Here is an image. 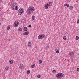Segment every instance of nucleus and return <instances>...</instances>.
<instances>
[{"label": "nucleus", "mask_w": 79, "mask_h": 79, "mask_svg": "<svg viewBox=\"0 0 79 79\" xmlns=\"http://www.w3.org/2000/svg\"><path fill=\"white\" fill-rule=\"evenodd\" d=\"M59 52H60V51H59V50H57L56 51V53H59Z\"/></svg>", "instance_id": "nucleus-33"}, {"label": "nucleus", "mask_w": 79, "mask_h": 79, "mask_svg": "<svg viewBox=\"0 0 79 79\" xmlns=\"http://www.w3.org/2000/svg\"><path fill=\"white\" fill-rule=\"evenodd\" d=\"M39 64H41V63H42V60L40 59L39 60Z\"/></svg>", "instance_id": "nucleus-16"}, {"label": "nucleus", "mask_w": 79, "mask_h": 79, "mask_svg": "<svg viewBox=\"0 0 79 79\" xmlns=\"http://www.w3.org/2000/svg\"><path fill=\"white\" fill-rule=\"evenodd\" d=\"M63 76H64L63 74L59 73L57 74L56 77H57V78H60V77H63Z\"/></svg>", "instance_id": "nucleus-2"}, {"label": "nucleus", "mask_w": 79, "mask_h": 79, "mask_svg": "<svg viewBox=\"0 0 79 79\" xmlns=\"http://www.w3.org/2000/svg\"><path fill=\"white\" fill-rule=\"evenodd\" d=\"M41 35V36L42 39H43L44 38H45V35L44 34H42Z\"/></svg>", "instance_id": "nucleus-13"}, {"label": "nucleus", "mask_w": 79, "mask_h": 79, "mask_svg": "<svg viewBox=\"0 0 79 79\" xmlns=\"http://www.w3.org/2000/svg\"><path fill=\"white\" fill-rule=\"evenodd\" d=\"M32 19L33 20H34L35 19V17L34 16H33L32 17Z\"/></svg>", "instance_id": "nucleus-24"}, {"label": "nucleus", "mask_w": 79, "mask_h": 79, "mask_svg": "<svg viewBox=\"0 0 79 79\" xmlns=\"http://www.w3.org/2000/svg\"><path fill=\"white\" fill-rule=\"evenodd\" d=\"M10 27H11V25H9L7 27V30H10Z\"/></svg>", "instance_id": "nucleus-8"}, {"label": "nucleus", "mask_w": 79, "mask_h": 79, "mask_svg": "<svg viewBox=\"0 0 79 79\" xmlns=\"http://www.w3.org/2000/svg\"><path fill=\"white\" fill-rule=\"evenodd\" d=\"M2 0H0V2H2Z\"/></svg>", "instance_id": "nucleus-40"}, {"label": "nucleus", "mask_w": 79, "mask_h": 79, "mask_svg": "<svg viewBox=\"0 0 79 79\" xmlns=\"http://www.w3.org/2000/svg\"><path fill=\"white\" fill-rule=\"evenodd\" d=\"M32 45V43L31 42H29L28 43V47H31Z\"/></svg>", "instance_id": "nucleus-9"}, {"label": "nucleus", "mask_w": 79, "mask_h": 79, "mask_svg": "<svg viewBox=\"0 0 79 79\" xmlns=\"http://www.w3.org/2000/svg\"><path fill=\"white\" fill-rule=\"evenodd\" d=\"M52 73H56V70L54 69L52 71Z\"/></svg>", "instance_id": "nucleus-31"}, {"label": "nucleus", "mask_w": 79, "mask_h": 79, "mask_svg": "<svg viewBox=\"0 0 79 79\" xmlns=\"http://www.w3.org/2000/svg\"><path fill=\"white\" fill-rule=\"evenodd\" d=\"M12 6L14 7H15V6H17V3L16 2H15L13 3V5Z\"/></svg>", "instance_id": "nucleus-14"}, {"label": "nucleus", "mask_w": 79, "mask_h": 79, "mask_svg": "<svg viewBox=\"0 0 79 79\" xmlns=\"http://www.w3.org/2000/svg\"><path fill=\"white\" fill-rule=\"evenodd\" d=\"M57 50V49H55V51H56V50Z\"/></svg>", "instance_id": "nucleus-38"}, {"label": "nucleus", "mask_w": 79, "mask_h": 79, "mask_svg": "<svg viewBox=\"0 0 79 79\" xmlns=\"http://www.w3.org/2000/svg\"><path fill=\"white\" fill-rule=\"evenodd\" d=\"M15 9L16 10H18V6L17 5L15 6Z\"/></svg>", "instance_id": "nucleus-19"}, {"label": "nucleus", "mask_w": 79, "mask_h": 79, "mask_svg": "<svg viewBox=\"0 0 79 79\" xmlns=\"http://www.w3.org/2000/svg\"><path fill=\"white\" fill-rule=\"evenodd\" d=\"M35 9L33 7L29 6L28 9H27V13L28 14V15H31V11H32L33 12Z\"/></svg>", "instance_id": "nucleus-1"}, {"label": "nucleus", "mask_w": 79, "mask_h": 79, "mask_svg": "<svg viewBox=\"0 0 79 79\" xmlns=\"http://www.w3.org/2000/svg\"><path fill=\"white\" fill-rule=\"evenodd\" d=\"M32 27V26H31V25H29L28 26V27Z\"/></svg>", "instance_id": "nucleus-35"}, {"label": "nucleus", "mask_w": 79, "mask_h": 79, "mask_svg": "<svg viewBox=\"0 0 79 79\" xmlns=\"http://www.w3.org/2000/svg\"><path fill=\"white\" fill-rule=\"evenodd\" d=\"M14 7H14L13 6H11V8L12 10H15V8H14Z\"/></svg>", "instance_id": "nucleus-22"}, {"label": "nucleus", "mask_w": 79, "mask_h": 79, "mask_svg": "<svg viewBox=\"0 0 79 79\" xmlns=\"http://www.w3.org/2000/svg\"><path fill=\"white\" fill-rule=\"evenodd\" d=\"M19 24V22H18V21H16L14 22V27H18Z\"/></svg>", "instance_id": "nucleus-3"}, {"label": "nucleus", "mask_w": 79, "mask_h": 79, "mask_svg": "<svg viewBox=\"0 0 79 79\" xmlns=\"http://www.w3.org/2000/svg\"><path fill=\"white\" fill-rule=\"evenodd\" d=\"M64 6H67V7H69V5L67 4H65L64 5Z\"/></svg>", "instance_id": "nucleus-21"}, {"label": "nucleus", "mask_w": 79, "mask_h": 79, "mask_svg": "<svg viewBox=\"0 0 79 79\" xmlns=\"http://www.w3.org/2000/svg\"><path fill=\"white\" fill-rule=\"evenodd\" d=\"M63 39L64 40H66V36H64L63 37Z\"/></svg>", "instance_id": "nucleus-25"}, {"label": "nucleus", "mask_w": 79, "mask_h": 79, "mask_svg": "<svg viewBox=\"0 0 79 79\" xmlns=\"http://www.w3.org/2000/svg\"><path fill=\"white\" fill-rule=\"evenodd\" d=\"M76 40H79V36H77L76 37Z\"/></svg>", "instance_id": "nucleus-27"}, {"label": "nucleus", "mask_w": 79, "mask_h": 79, "mask_svg": "<svg viewBox=\"0 0 79 79\" xmlns=\"http://www.w3.org/2000/svg\"><path fill=\"white\" fill-rule=\"evenodd\" d=\"M9 63L10 64H13V60H9Z\"/></svg>", "instance_id": "nucleus-18"}, {"label": "nucleus", "mask_w": 79, "mask_h": 79, "mask_svg": "<svg viewBox=\"0 0 79 79\" xmlns=\"http://www.w3.org/2000/svg\"><path fill=\"white\" fill-rule=\"evenodd\" d=\"M23 29L25 31H27V27H24Z\"/></svg>", "instance_id": "nucleus-17"}, {"label": "nucleus", "mask_w": 79, "mask_h": 79, "mask_svg": "<svg viewBox=\"0 0 79 79\" xmlns=\"http://www.w3.org/2000/svg\"><path fill=\"white\" fill-rule=\"evenodd\" d=\"M30 73V70H28V71H27V74H29V73Z\"/></svg>", "instance_id": "nucleus-29"}, {"label": "nucleus", "mask_w": 79, "mask_h": 79, "mask_svg": "<svg viewBox=\"0 0 79 79\" xmlns=\"http://www.w3.org/2000/svg\"><path fill=\"white\" fill-rule=\"evenodd\" d=\"M38 39H42V36L41 35H39L38 37Z\"/></svg>", "instance_id": "nucleus-12"}, {"label": "nucleus", "mask_w": 79, "mask_h": 79, "mask_svg": "<svg viewBox=\"0 0 79 79\" xmlns=\"http://www.w3.org/2000/svg\"><path fill=\"white\" fill-rule=\"evenodd\" d=\"M44 7L46 9H47L48 6H47V5H45Z\"/></svg>", "instance_id": "nucleus-26"}, {"label": "nucleus", "mask_w": 79, "mask_h": 79, "mask_svg": "<svg viewBox=\"0 0 79 79\" xmlns=\"http://www.w3.org/2000/svg\"><path fill=\"white\" fill-rule=\"evenodd\" d=\"M19 68L20 69H21V70H23V69H24V66H23V65L22 64H20Z\"/></svg>", "instance_id": "nucleus-5"}, {"label": "nucleus", "mask_w": 79, "mask_h": 79, "mask_svg": "<svg viewBox=\"0 0 79 79\" xmlns=\"http://www.w3.org/2000/svg\"><path fill=\"white\" fill-rule=\"evenodd\" d=\"M5 69L6 71H8L9 70V68L8 66H6L5 68Z\"/></svg>", "instance_id": "nucleus-10"}, {"label": "nucleus", "mask_w": 79, "mask_h": 79, "mask_svg": "<svg viewBox=\"0 0 79 79\" xmlns=\"http://www.w3.org/2000/svg\"><path fill=\"white\" fill-rule=\"evenodd\" d=\"M35 64H33V65L31 66V68H34V67H35Z\"/></svg>", "instance_id": "nucleus-11"}, {"label": "nucleus", "mask_w": 79, "mask_h": 79, "mask_svg": "<svg viewBox=\"0 0 79 79\" xmlns=\"http://www.w3.org/2000/svg\"><path fill=\"white\" fill-rule=\"evenodd\" d=\"M22 13H23V12H24V9H22V8H21L19 10Z\"/></svg>", "instance_id": "nucleus-6"}, {"label": "nucleus", "mask_w": 79, "mask_h": 79, "mask_svg": "<svg viewBox=\"0 0 79 79\" xmlns=\"http://www.w3.org/2000/svg\"><path fill=\"white\" fill-rule=\"evenodd\" d=\"M9 41H10V40H11V39H9Z\"/></svg>", "instance_id": "nucleus-39"}, {"label": "nucleus", "mask_w": 79, "mask_h": 79, "mask_svg": "<svg viewBox=\"0 0 79 79\" xmlns=\"http://www.w3.org/2000/svg\"><path fill=\"white\" fill-rule=\"evenodd\" d=\"M29 31H27V32H25L23 34V35H29Z\"/></svg>", "instance_id": "nucleus-7"}, {"label": "nucleus", "mask_w": 79, "mask_h": 79, "mask_svg": "<svg viewBox=\"0 0 79 79\" xmlns=\"http://www.w3.org/2000/svg\"><path fill=\"white\" fill-rule=\"evenodd\" d=\"M46 5H47V6H50L49 5V3H48V2L47 3V4Z\"/></svg>", "instance_id": "nucleus-37"}, {"label": "nucleus", "mask_w": 79, "mask_h": 79, "mask_svg": "<svg viewBox=\"0 0 79 79\" xmlns=\"http://www.w3.org/2000/svg\"><path fill=\"white\" fill-rule=\"evenodd\" d=\"M18 31H19V32H21V31H22V28L21 27H19L18 29Z\"/></svg>", "instance_id": "nucleus-23"}, {"label": "nucleus", "mask_w": 79, "mask_h": 79, "mask_svg": "<svg viewBox=\"0 0 79 79\" xmlns=\"http://www.w3.org/2000/svg\"><path fill=\"white\" fill-rule=\"evenodd\" d=\"M41 77V76L40 75H37V77L38 78H40Z\"/></svg>", "instance_id": "nucleus-30"}, {"label": "nucleus", "mask_w": 79, "mask_h": 79, "mask_svg": "<svg viewBox=\"0 0 79 79\" xmlns=\"http://www.w3.org/2000/svg\"><path fill=\"white\" fill-rule=\"evenodd\" d=\"M49 5V6H51L52 5V2H48Z\"/></svg>", "instance_id": "nucleus-20"}, {"label": "nucleus", "mask_w": 79, "mask_h": 79, "mask_svg": "<svg viewBox=\"0 0 79 79\" xmlns=\"http://www.w3.org/2000/svg\"><path fill=\"white\" fill-rule=\"evenodd\" d=\"M73 6L69 7L70 10H73Z\"/></svg>", "instance_id": "nucleus-28"}, {"label": "nucleus", "mask_w": 79, "mask_h": 79, "mask_svg": "<svg viewBox=\"0 0 79 79\" xmlns=\"http://www.w3.org/2000/svg\"><path fill=\"white\" fill-rule=\"evenodd\" d=\"M0 24H1V23H0Z\"/></svg>", "instance_id": "nucleus-41"}, {"label": "nucleus", "mask_w": 79, "mask_h": 79, "mask_svg": "<svg viewBox=\"0 0 79 79\" xmlns=\"http://www.w3.org/2000/svg\"><path fill=\"white\" fill-rule=\"evenodd\" d=\"M77 23H79V19L77 20Z\"/></svg>", "instance_id": "nucleus-36"}, {"label": "nucleus", "mask_w": 79, "mask_h": 79, "mask_svg": "<svg viewBox=\"0 0 79 79\" xmlns=\"http://www.w3.org/2000/svg\"><path fill=\"white\" fill-rule=\"evenodd\" d=\"M77 71H78V72H79V68H77Z\"/></svg>", "instance_id": "nucleus-34"}, {"label": "nucleus", "mask_w": 79, "mask_h": 79, "mask_svg": "<svg viewBox=\"0 0 79 79\" xmlns=\"http://www.w3.org/2000/svg\"><path fill=\"white\" fill-rule=\"evenodd\" d=\"M70 55L71 57H73L74 55V52H70Z\"/></svg>", "instance_id": "nucleus-4"}, {"label": "nucleus", "mask_w": 79, "mask_h": 79, "mask_svg": "<svg viewBox=\"0 0 79 79\" xmlns=\"http://www.w3.org/2000/svg\"><path fill=\"white\" fill-rule=\"evenodd\" d=\"M48 48H49V46H47L46 48V50H47Z\"/></svg>", "instance_id": "nucleus-32"}, {"label": "nucleus", "mask_w": 79, "mask_h": 79, "mask_svg": "<svg viewBox=\"0 0 79 79\" xmlns=\"http://www.w3.org/2000/svg\"><path fill=\"white\" fill-rule=\"evenodd\" d=\"M18 15H21V14H22V13L19 10H18Z\"/></svg>", "instance_id": "nucleus-15"}]
</instances>
